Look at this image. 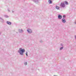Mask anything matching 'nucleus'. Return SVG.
<instances>
[{
    "label": "nucleus",
    "instance_id": "nucleus-1",
    "mask_svg": "<svg viewBox=\"0 0 76 76\" xmlns=\"http://www.w3.org/2000/svg\"><path fill=\"white\" fill-rule=\"evenodd\" d=\"M25 51L24 49H22L21 48H20V50H18V53H19L20 55L23 56V53H25Z\"/></svg>",
    "mask_w": 76,
    "mask_h": 76
},
{
    "label": "nucleus",
    "instance_id": "nucleus-2",
    "mask_svg": "<svg viewBox=\"0 0 76 76\" xmlns=\"http://www.w3.org/2000/svg\"><path fill=\"white\" fill-rule=\"evenodd\" d=\"M60 6L61 7H63V8H64L65 7V4L64 2H61L60 4Z\"/></svg>",
    "mask_w": 76,
    "mask_h": 76
},
{
    "label": "nucleus",
    "instance_id": "nucleus-3",
    "mask_svg": "<svg viewBox=\"0 0 76 76\" xmlns=\"http://www.w3.org/2000/svg\"><path fill=\"white\" fill-rule=\"evenodd\" d=\"M33 1H34V3H36V4H38V3H39V2L38 1V0H33Z\"/></svg>",
    "mask_w": 76,
    "mask_h": 76
},
{
    "label": "nucleus",
    "instance_id": "nucleus-4",
    "mask_svg": "<svg viewBox=\"0 0 76 76\" xmlns=\"http://www.w3.org/2000/svg\"><path fill=\"white\" fill-rule=\"evenodd\" d=\"M27 31L28 33H29V34H31V33H32V30L30 29H28Z\"/></svg>",
    "mask_w": 76,
    "mask_h": 76
},
{
    "label": "nucleus",
    "instance_id": "nucleus-5",
    "mask_svg": "<svg viewBox=\"0 0 76 76\" xmlns=\"http://www.w3.org/2000/svg\"><path fill=\"white\" fill-rule=\"evenodd\" d=\"M58 18L59 19H61L62 18V16L60 14H59L58 16Z\"/></svg>",
    "mask_w": 76,
    "mask_h": 76
},
{
    "label": "nucleus",
    "instance_id": "nucleus-6",
    "mask_svg": "<svg viewBox=\"0 0 76 76\" xmlns=\"http://www.w3.org/2000/svg\"><path fill=\"white\" fill-rule=\"evenodd\" d=\"M6 23L7 24L9 25H12V23L10 22L7 21Z\"/></svg>",
    "mask_w": 76,
    "mask_h": 76
},
{
    "label": "nucleus",
    "instance_id": "nucleus-7",
    "mask_svg": "<svg viewBox=\"0 0 76 76\" xmlns=\"http://www.w3.org/2000/svg\"><path fill=\"white\" fill-rule=\"evenodd\" d=\"M62 20V22L63 23H66V20H65V19L63 18Z\"/></svg>",
    "mask_w": 76,
    "mask_h": 76
},
{
    "label": "nucleus",
    "instance_id": "nucleus-8",
    "mask_svg": "<svg viewBox=\"0 0 76 76\" xmlns=\"http://www.w3.org/2000/svg\"><path fill=\"white\" fill-rule=\"evenodd\" d=\"M0 20L1 22H2V23L4 22V20H3V19L2 18H0Z\"/></svg>",
    "mask_w": 76,
    "mask_h": 76
},
{
    "label": "nucleus",
    "instance_id": "nucleus-9",
    "mask_svg": "<svg viewBox=\"0 0 76 76\" xmlns=\"http://www.w3.org/2000/svg\"><path fill=\"white\" fill-rule=\"evenodd\" d=\"M48 3L49 4H52L53 3V1L51 0H49Z\"/></svg>",
    "mask_w": 76,
    "mask_h": 76
},
{
    "label": "nucleus",
    "instance_id": "nucleus-10",
    "mask_svg": "<svg viewBox=\"0 0 76 76\" xmlns=\"http://www.w3.org/2000/svg\"><path fill=\"white\" fill-rule=\"evenodd\" d=\"M55 8L57 9V10H59L60 9V7H58L56 5L55 7Z\"/></svg>",
    "mask_w": 76,
    "mask_h": 76
},
{
    "label": "nucleus",
    "instance_id": "nucleus-11",
    "mask_svg": "<svg viewBox=\"0 0 76 76\" xmlns=\"http://www.w3.org/2000/svg\"><path fill=\"white\" fill-rule=\"evenodd\" d=\"M19 31L20 32V33H22V32H23V30L22 29H19Z\"/></svg>",
    "mask_w": 76,
    "mask_h": 76
},
{
    "label": "nucleus",
    "instance_id": "nucleus-12",
    "mask_svg": "<svg viewBox=\"0 0 76 76\" xmlns=\"http://www.w3.org/2000/svg\"><path fill=\"white\" fill-rule=\"evenodd\" d=\"M64 3L66 5H68L69 4V3L67 1H65Z\"/></svg>",
    "mask_w": 76,
    "mask_h": 76
},
{
    "label": "nucleus",
    "instance_id": "nucleus-13",
    "mask_svg": "<svg viewBox=\"0 0 76 76\" xmlns=\"http://www.w3.org/2000/svg\"><path fill=\"white\" fill-rule=\"evenodd\" d=\"M4 16L5 18H9V16L6 15H4Z\"/></svg>",
    "mask_w": 76,
    "mask_h": 76
},
{
    "label": "nucleus",
    "instance_id": "nucleus-14",
    "mask_svg": "<svg viewBox=\"0 0 76 76\" xmlns=\"http://www.w3.org/2000/svg\"><path fill=\"white\" fill-rule=\"evenodd\" d=\"M24 64L25 66L27 65V62L25 61L24 62Z\"/></svg>",
    "mask_w": 76,
    "mask_h": 76
},
{
    "label": "nucleus",
    "instance_id": "nucleus-15",
    "mask_svg": "<svg viewBox=\"0 0 76 76\" xmlns=\"http://www.w3.org/2000/svg\"><path fill=\"white\" fill-rule=\"evenodd\" d=\"M63 47H61L60 48V50H63Z\"/></svg>",
    "mask_w": 76,
    "mask_h": 76
},
{
    "label": "nucleus",
    "instance_id": "nucleus-16",
    "mask_svg": "<svg viewBox=\"0 0 76 76\" xmlns=\"http://www.w3.org/2000/svg\"><path fill=\"white\" fill-rule=\"evenodd\" d=\"M26 54L27 56V57H28V52H26Z\"/></svg>",
    "mask_w": 76,
    "mask_h": 76
},
{
    "label": "nucleus",
    "instance_id": "nucleus-17",
    "mask_svg": "<svg viewBox=\"0 0 76 76\" xmlns=\"http://www.w3.org/2000/svg\"><path fill=\"white\" fill-rule=\"evenodd\" d=\"M63 18H66V15H63Z\"/></svg>",
    "mask_w": 76,
    "mask_h": 76
},
{
    "label": "nucleus",
    "instance_id": "nucleus-18",
    "mask_svg": "<svg viewBox=\"0 0 76 76\" xmlns=\"http://www.w3.org/2000/svg\"><path fill=\"white\" fill-rule=\"evenodd\" d=\"M61 47H63V45L61 43Z\"/></svg>",
    "mask_w": 76,
    "mask_h": 76
},
{
    "label": "nucleus",
    "instance_id": "nucleus-19",
    "mask_svg": "<svg viewBox=\"0 0 76 76\" xmlns=\"http://www.w3.org/2000/svg\"><path fill=\"white\" fill-rule=\"evenodd\" d=\"M40 42H42V41L41 40V41H40Z\"/></svg>",
    "mask_w": 76,
    "mask_h": 76
},
{
    "label": "nucleus",
    "instance_id": "nucleus-20",
    "mask_svg": "<svg viewBox=\"0 0 76 76\" xmlns=\"http://www.w3.org/2000/svg\"><path fill=\"white\" fill-rule=\"evenodd\" d=\"M74 23H75V24H76V22H74Z\"/></svg>",
    "mask_w": 76,
    "mask_h": 76
},
{
    "label": "nucleus",
    "instance_id": "nucleus-21",
    "mask_svg": "<svg viewBox=\"0 0 76 76\" xmlns=\"http://www.w3.org/2000/svg\"><path fill=\"white\" fill-rule=\"evenodd\" d=\"M12 13H13V12H14V11H13V10L12 11Z\"/></svg>",
    "mask_w": 76,
    "mask_h": 76
},
{
    "label": "nucleus",
    "instance_id": "nucleus-22",
    "mask_svg": "<svg viewBox=\"0 0 76 76\" xmlns=\"http://www.w3.org/2000/svg\"><path fill=\"white\" fill-rule=\"evenodd\" d=\"M8 11H9V12H10V10H8Z\"/></svg>",
    "mask_w": 76,
    "mask_h": 76
},
{
    "label": "nucleus",
    "instance_id": "nucleus-23",
    "mask_svg": "<svg viewBox=\"0 0 76 76\" xmlns=\"http://www.w3.org/2000/svg\"><path fill=\"white\" fill-rule=\"evenodd\" d=\"M0 34H1V33H0Z\"/></svg>",
    "mask_w": 76,
    "mask_h": 76
}]
</instances>
